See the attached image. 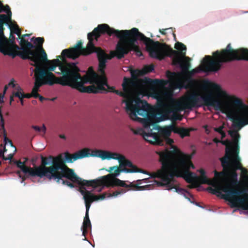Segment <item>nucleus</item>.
<instances>
[{
    "label": "nucleus",
    "mask_w": 248,
    "mask_h": 248,
    "mask_svg": "<svg viewBox=\"0 0 248 248\" xmlns=\"http://www.w3.org/2000/svg\"><path fill=\"white\" fill-rule=\"evenodd\" d=\"M89 42L86 48L82 46L81 41L72 47L65 49L62 52L63 58L75 60L81 55H88L96 53L99 62L98 71L104 73L107 60L114 57L123 58L131 51L138 56L142 53L138 44V40L143 42L150 54L153 39L147 37L136 28L129 30H118L110 27L108 24L98 25L87 35Z\"/></svg>",
    "instance_id": "obj_1"
},
{
    "label": "nucleus",
    "mask_w": 248,
    "mask_h": 248,
    "mask_svg": "<svg viewBox=\"0 0 248 248\" xmlns=\"http://www.w3.org/2000/svg\"><path fill=\"white\" fill-rule=\"evenodd\" d=\"M30 64L34 72L35 80L42 82L49 86L58 84L69 86L78 90L82 76L80 69L75 62L61 61L58 59L43 61L40 58L31 61Z\"/></svg>",
    "instance_id": "obj_2"
},
{
    "label": "nucleus",
    "mask_w": 248,
    "mask_h": 248,
    "mask_svg": "<svg viewBox=\"0 0 248 248\" xmlns=\"http://www.w3.org/2000/svg\"><path fill=\"white\" fill-rule=\"evenodd\" d=\"M158 154L162 167L154 175L155 177L162 180V182L158 183L159 185L165 186L168 190L174 188L176 192H181L185 190L178 187L175 185L176 180L174 177H183L187 183L190 184L198 179L194 173L189 170L190 168H195L190 161L192 155H186V158H182L177 162L168 150L159 152Z\"/></svg>",
    "instance_id": "obj_3"
},
{
    "label": "nucleus",
    "mask_w": 248,
    "mask_h": 248,
    "mask_svg": "<svg viewBox=\"0 0 248 248\" xmlns=\"http://www.w3.org/2000/svg\"><path fill=\"white\" fill-rule=\"evenodd\" d=\"M210 87L212 90L218 92V97H223L227 99L231 104L232 108H230L224 102L215 97L211 93L200 97V95L194 92H189L183 96L177 102V106L182 109H191L192 108L199 106V103L202 101L204 105L213 107L216 110H229V118L232 121L231 118L236 109L232 100L237 98L228 95L225 92L222 91L220 86L216 83H210Z\"/></svg>",
    "instance_id": "obj_4"
},
{
    "label": "nucleus",
    "mask_w": 248,
    "mask_h": 248,
    "mask_svg": "<svg viewBox=\"0 0 248 248\" xmlns=\"http://www.w3.org/2000/svg\"><path fill=\"white\" fill-rule=\"evenodd\" d=\"M197 179L202 184L212 185L214 188H209L211 193L220 195L222 199L231 203L232 207H240L243 210H248V193L245 189H230L229 185H222L216 180H210L206 176L198 177Z\"/></svg>",
    "instance_id": "obj_5"
},
{
    "label": "nucleus",
    "mask_w": 248,
    "mask_h": 248,
    "mask_svg": "<svg viewBox=\"0 0 248 248\" xmlns=\"http://www.w3.org/2000/svg\"><path fill=\"white\" fill-rule=\"evenodd\" d=\"M157 113L152 106L149 105L143 113H140V116L143 118H139L136 121L142 123L145 128L152 131L150 143L159 146H163V140L170 137L172 132H174V125H170L161 127L157 125L155 120Z\"/></svg>",
    "instance_id": "obj_6"
},
{
    "label": "nucleus",
    "mask_w": 248,
    "mask_h": 248,
    "mask_svg": "<svg viewBox=\"0 0 248 248\" xmlns=\"http://www.w3.org/2000/svg\"><path fill=\"white\" fill-rule=\"evenodd\" d=\"M248 51V49L245 48L234 49L229 44L226 48L213 52V56L204 57L205 70L217 72L221 69L223 63L244 60Z\"/></svg>",
    "instance_id": "obj_7"
},
{
    "label": "nucleus",
    "mask_w": 248,
    "mask_h": 248,
    "mask_svg": "<svg viewBox=\"0 0 248 248\" xmlns=\"http://www.w3.org/2000/svg\"><path fill=\"white\" fill-rule=\"evenodd\" d=\"M96 73L93 67H89L85 75L82 77L78 90L89 93H102L103 92L114 93V87L108 85L107 77L104 73Z\"/></svg>",
    "instance_id": "obj_8"
},
{
    "label": "nucleus",
    "mask_w": 248,
    "mask_h": 248,
    "mask_svg": "<svg viewBox=\"0 0 248 248\" xmlns=\"http://www.w3.org/2000/svg\"><path fill=\"white\" fill-rule=\"evenodd\" d=\"M150 56L159 60H162L166 57H172V64L174 65H179L182 72L186 74L190 67V63L188 62L184 61L182 58L186 57L185 52H178L173 50L165 43H161L158 41L151 42L150 51Z\"/></svg>",
    "instance_id": "obj_9"
},
{
    "label": "nucleus",
    "mask_w": 248,
    "mask_h": 248,
    "mask_svg": "<svg viewBox=\"0 0 248 248\" xmlns=\"http://www.w3.org/2000/svg\"><path fill=\"white\" fill-rule=\"evenodd\" d=\"M134 85V82L133 80L124 77L122 84L124 92L116 90L114 93L124 98L123 102L125 104L126 112L132 120L136 121L139 119L138 115L143 113L149 104L147 101L142 100L139 97L134 98L130 95V86Z\"/></svg>",
    "instance_id": "obj_10"
},
{
    "label": "nucleus",
    "mask_w": 248,
    "mask_h": 248,
    "mask_svg": "<svg viewBox=\"0 0 248 248\" xmlns=\"http://www.w3.org/2000/svg\"><path fill=\"white\" fill-rule=\"evenodd\" d=\"M62 177H66L73 183L78 184L81 186H92L95 188L99 186L103 187L102 177L99 179L93 180H86L82 179L74 172V170L70 169L65 164V161L62 158V155H58V159L54 170L53 177L60 180Z\"/></svg>",
    "instance_id": "obj_11"
},
{
    "label": "nucleus",
    "mask_w": 248,
    "mask_h": 248,
    "mask_svg": "<svg viewBox=\"0 0 248 248\" xmlns=\"http://www.w3.org/2000/svg\"><path fill=\"white\" fill-rule=\"evenodd\" d=\"M57 159L58 155L55 157L49 155L47 157L41 156V165L34 168L28 167L25 165V162L20 160L15 161V163L26 175L40 178L48 176L51 178L53 177Z\"/></svg>",
    "instance_id": "obj_12"
},
{
    "label": "nucleus",
    "mask_w": 248,
    "mask_h": 248,
    "mask_svg": "<svg viewBox=\"0 0 248 248\" xmlns=\"http://www.w3.org/2000/svg\"><path fill=\"white\" fill-rule=\"evenodd\" d=\"M233 150L231 148L227 147L224 156L220 158L225 175L227 176L230 180L237 179L238 174L236 171L238 170H241L242 171H245L246 173L248 172L247 170L242 167L240 158L238 156V149L236 151V155H234L233 158Z\"/></svg>",
    "instance_id": "obj_13"
},
{
    "label": "nucleus",
    "mask_w": 248,
    "mask_h": 248,
    "mask_svg": "<svg viewBox=\"0 0 248 248\" xmlns=\"http://www.w3.org/2000/svg\"><path fill=\"white\" fill-rule=\"evenodd\" d=\"M33 39L34 37L31 39V40ZM44 41V38L43 37L34 38V43L35 45H33L23 37L21 38V42L26 45L25 46H22V48L24 49V53H28V54H30V55H23V52H20L19 54L21 55V59L29 60L30 61L37 60V58H40L43 61L46 60V53L43 47Z\"/></svg>",
    "instance_id": "obj_14"
},
{
    "label": "nucleus",
    "mask_w": 248,
    "mask_h": 248,
    "mask_svg": "<svg viewBox=\"0 0 248 248\" xmlns=\"http://www.w3.org/2000/svg\"><path fill=\"white\" fill-rule=\"evenodd\" d=\"M4 30L0 31V52L4 55H8L12 58H15L16 56L21 58V55L19 54L23 52V55H28V53H24V49L22 48V46H26L25 44L21 42V38H20V47L16 44L15 42V37L11 35L12 37V39H8L4 34ZM30 55V54H29Z\"/></svg>",
    "instance_id": "obj_15"
},
{
    "label": "nucleus",
    "mask_w": 248,
    "mask_h": 248,
    "mask_svg": "<svg viewBox=\"0 0 248 248\" xmlns=\"http://www.w3.org/2000/svg\"><path fill=\"white\" fill-rule=\"evenodd\" d=\"M232 101L236 109L231 120L234 127L241 129L248 124V107L239 98H234Z\"/></svg>",
    "instance_id": "obj_16"
},
{
    "label": "nucleus",
    "mask_w": 248,
    "mask_h": 248,
    "mask_svg": "<svg viewBox=\"0 0 248 248\" xmlns=\"http://www.w3.org/2000/svg\"><path fill=\"white\" fill-rule=\"evenodd\" d=\"M111 172H112L111 174L102 176L103 186H106L108 187L120 186L124 188H131L135 190H143L145 189V187L148 186H138V185H134L133 183L127 185L124 181L115 178L116 176L113 175L114 170Z\"/></svg>",
    "instance_id": "obj_17"
},
{
    "label": "nucleus",
    "mask_w": 248,
    "mask_h": 248,
    "mask_svg": "<svg viewBox=\"0 0 248 248\" xmlns=\"http://www.w3.org/2000/svg\"><path fill=\"white\" fill-rule=\"evenodd\" d=\"M122 167L124 168L122 169L117 166L110 167L107 170L109 172H111L114 170L113 173L114 176H118L121 172L126 173L141 172L144 174H149L147 171L138 168L136 166L133 165L131 161L127 159L126 158L124 163V166Z\"/></svg>",
    "instance_id": "obj_18"
},
{
    "label": "nucleus",
    "mask_w": 248,
    "mask_h": 248,
    "mask_svg": "<svg viewBox=\"0 0 248 248\" xmlns=\"http://www.w3.org/2000/svg\"><path fill=\"white\" fill-rule=\"evenodd\" d=\"M98 154L97 156L102 159H110L111 158L118 160L120 167H122L124 166V163L125 159V157L122 155L116 153H110L105 151H98Z\"/></svg>",
    "instance_id": "obj_19"
},
{
    "label": "nucleus",
    "mask_w": 248,
    "mask_h": 248,
    "mask_svg": "<svg viewBox=\"0 0 248 248\" xmlns=\"http://www.w3.org/2000/svg\"><path fill=\"white\" fill-rule=\"evenodd\" d=\"M89 150L88 149H83L81 150L78 152L74 154H70L68 152L64 153V158L62 156V158L64 161L67 162L72 163L73 161L77 160L78 159L83 158L89 156ZM60 155H62L61 154ZM63 156V155H62ZM66 165V164L65 163Z\"/></svg>",
    "instance_id": "obj_20"
},
{
    "label": "nucleus",
    "mask_w": 248,
    "mask_h": 248,
    "mask_svg": "<svg viewBox=\"0 0 248 248\" xmlns=\"http://www.w3.org/2000/svg\"><path fill=\"white\" fill-rule=\"evenodd\" d=\"M7 13V15L0 14V31L4 30L3 25L4 24H9L11 22L12 12L10 7L8 5H4L3 11Z\"/></svg>",
    "instance_id": "obj_21"
},
{
    "label": "nucleus",
    "mask_w": 248,
    "mask_h": 248,
    "mask_svg": "<svg viewBox=\"0 0 248 248\" xmlns=\"http://www.w3.org/2000/svg\"><path fill=\"white\" fill-rule=\"evenodd\" d=\"M154 70L153 64L147 65L143 67L142 69L132 70L130 71L132 78L134 79H137L138 77L143 76Z\"/></svg>",
    "instance_id": "obj_22"
},
{
    "label": "nucleus",
    "mask_w": 248,
    "mask_h": 248,
    "mask_svg": "<svg viewBox=\"0 0 248 248\" xmlns=\"http://www.w3.org/2000/svg\"><path fill=\"white\" fill-rule=\"evenodd\" d=\"M229 134L233 138L234 142L237 144L236 147L235 149H234L232 148V147H229L228 146V144H231V142L230 141L228 140H225L221 141V143L224 145L226 146V148L225 150H226V148L227 147L231 148L233 150V155H236V151L237 149H239V147L238 146V143L239 141V139L240 138V135L238 133L237 131H232L230 130L229 131ZM239 151V150H238V152ZM232 158H233V157H232Z\"/></svg>",
    "instance_id": "obj_23"
},
{
    "label": "nucleus",
    "mask_w": 248,
    "mask_h": 248,
    "mask_svg": "<svg viewBox=\"0 0 248 248\" xmlns=\"http://www.w3.org/2000/svg\"><path fill=\"white\" fill-rule=\"evenodd\" d=\"M145 130L142 129H138L137 130H135L134 129H132L131 130L133 131L134 134L136 135H141L142 136L143 139L147 141L150 143V140H151V137H148V136H151L152 131H150L148 128H145L143 126Z\"/></svg>",
    "instance_id": "obj_24"
},
{
    "label": "nucleus",
    "mask_w": 248,
    "mask_h": 248,
    "mask_svg": "<svg viewBox=\"0 0 248 248\" xmlns=\"http://www.w3.org/2000/svg\"><path fill=\"white\" fill-rule=\"evenodd\" d=\"M0 120H1V121L2 122V124H1V130H2V131H1V133L2 134H3V136L4 144L5 145L8 142L9 143L10 145L12 147L14 148L15 151H16V148L15 146H14L13 145L12 140H10V139H9L7 137L6 132V130H5V129L4 128V119H3L2 113H1V107H0Z\"/></svg>",
    "instance_id": "obj_25"
},
{
    "label": "nucleus",
    "mask_w": 248,
    "mask_h": 248,
    "mask_svg": "<svg viewBox=\"0 0 248 248\" xmlns=\"http://www.w3.org/2000/svg\"><path fill=\"white\" fill-rule=\"evenodd\" d=\"M47 85V84H45L43 83L42 82H39V81H36L35 80L34 84L33 86V97L35 98H38L39 100L42 102L43 101L46 100V98L44 97L43 96L40 95L38 93V92L39 91V88L43 86Z\"/></svg>",
    "instance_id": "obj_26"
},
{
    "label": "nucleus",
    "mask_w": 248,
    "mask_h": 248,
    "mask_svg": "<svg viewBox=\"0 0 248 248\" xmlns=\"http://www.w3.org/2000/svg\"><path fill=\"white\" fill-rule=\"evenodd\" d=\"M91 223L89 218V215H85L84 218L83 224L81 228L82 231V235L85 237L88 233V229H91Z\"/></svg>",
    "instance_id": "obj_27"
},
{
    "label": "nucleus",
    "mask_w": 248,
    "mask_h": 248,
    "mask_svg": "<svg viewBox=\"0 0 248 248\" xmlns=\"http://www.w3.org/2000/svg\"><path fill=\"white\" fill-rule=\"evenodd\" d=\"M173 128H174V133L178 134L182 138L189 135L190 129L184 127H179L176 126H174Z\"/></svg>",
    "instance_id": "obj_28"
},
{
    "label": "nucleus",
    "mask_w": 248,
    "mask_h": 248,
    "mask_svg": "<svg viewBox=\"0 0 248 248\" xmlns=\"http://www.w3.org/2000/svg\"><path fill=\"white\" fill-rule=\"evenodd\" d=\"M157 105L160 108H164L165 113L167 114L173 112L174 111V108L171 106H164V103L161 99H157Z\"/></svg>",
    "instance_id": "obj_29"
},
{
    "label": "nucleus",
    "mask_w": 248,
    "mask_h": 248,
    "mask_svg": "<svg viewBox=\"0 0 248 248\" xmlns=\"http://www.w3.org/2000/svg\"><path fill=\"white\" fill-rule=\"evenodd\" d=\"M46 177L49 180H52V179L54 180L58 183H62V184L66 185L71 188H74L75 187V185L73 183L70 182L69 181L67 180H64L63 179V178H65L67 179L66 177H62L61 178V179L60 180H58L57 179L55 178L54 177H51V178L48 176H46Z\"/></svg>",
    "instance_id": "obj_30"
},
{
    "label": "nucleus",
    "mask_w": 248,
    "mask_h": 248,
    "mask_svg": "<svg viewBox=\"0 0 248 248\" xmlns=\"http://www.w3.org/2000/svg\"><path fill=\"white\" fill-rule=\"evenodd\" d=\"M10 23V24L9 25V26L11 31L18 36H20L21 31L18 25L16 23H12V21Z\"/></svg>",
    "instance_id": "obj_31"
},
{
    "label": "nucleus",
    "mask_w": 248,
    "mask_h": 248,
    "mask_svg": "<svg viewBox=\"0 0 248 248\" xmlns=\"http://www.w3.org/2000/svg\"><path fill=\"white\" fill-rule=\"evenodd\" d=\"M85 203L86 206V214L85 215H89V211L91 206V203L93 201H95L93 200V198L92 197H89L88 198H86L84 197Z\"/></svg>",
    "instance_id": "obj_32"
},
{
    "label": "nucleus",
    "mask_w": 248,
    "mask_h": 248,
    "mask_svg": "<svg viewBox=\"0 0 248 248\" xmlns=\"http://www.w3.org/2000/svg\"><path fill=\"white\" fill-rule=\"evenodd\" d=\"M109 194H112V193H109L108 192H105L103 194H101L99 196L94 195L93 194L92 195V198H93V200L96 201L98 200H103L105 199L106 198H109L112 197V196H108Z\"/></svg>",
    "instance_id": "obj_33"
},
{
    "label": "nucleus",
    "mask_w": 248,
    "mask_h": 248,
    "mask_svg": "<svg viewBox=\"0 0 248 248\" xmlns=\"http://www.w3.org/2000/svg\"><path fill=\"white\" fill-rule=\"evenodd\" d=\"M79 191L83 196L84 199V197H86V198H88L89 197H92L93 194L91 193V192L86 190L84 187L80 186L79 189Z\"/></svg>",
    "instance_id": "obj_34"
},
{
    "label": "nucleus",
    "mask_w": 248,
    "mask_h": 248,
    "mask_svg": "<svg viewBox=\"0 0 248 248\" xmlns=\"http://www.w3.org/2000/svg\"><path fill=\"white\" fill-rule=\"evenodd\" d=\"M174 48L176 49L178 52H185L186 53V46L181 42H177L175 44Z\"/></svg>",
    "instance_id": "obj_35"
},
{
    "label": "nucleus",
    "mask_w": 248,
    "mask_h": 248,
    "mask_svg": "<svg viewBox=\"0 0 248 248\" xmlns=\"http://www.w3.org/2000/svg\"><path fill=\"white\" fill-rule=\"evenodd\" d=\"M222 185H226V184H228L229 185V188L230 189H232V187H231V186H237L239 184V181H238V179H231L230 180V183H225V184H222L221 183ZM232 189H234L233 188H232ZM235 189H236V188H235ZM238 190H241L242 189H237ZM245 189L246 190V191L248 193L247 191L246 190V189Z\"/></svg>",
    "instance_id": "obj_36"
},
{
    "label": "nucleus",
    "mask_w": 248,
    "mask_h": 248,
    "mask_svg": "<svg viewBox=\"0 0 248 248\" xmlns=\"http://www.w3.org/2000/svg\"><path fill=\"white\" fill-rule=\"evenodd\" d=\"M128 188L129 189H128L127 190H125L124 188H121L119 190H117V191H116L113 192L112 194H109L108 196L116 197L119 194L125 193L127 191H128L129 190H131V189L132 190L131 188Z\"/></svg>",
    "instance_id": "obj_37"
},
{
    "label": "nucleus",
    "mask_w": 248,
    "mask_h": 248,
    "mask_svg": "<svg viewBox=\"0 0 248 248\" xmlns=\"http://www.w3.org/2000/svg\"><path fill=\"white\" fill-rule=\"evenodd\" d=\"M205 63H206V61L204 60V58L203 59V61H202V67L200 66L196 68H195V70H196V73H200L202 71H204V72H208V71L205 70V67H204ZM210 72H212V71H210Z\"/></svg>",
    "instance_id": "obj_38"
},
{
    "label": "nucleus",
    "mask_w": 248,
    "mask_h": 248,
    "mask_svg": "<svg viewBox=\"0 0 248 248\" xmlns=\"http://www.w3.org/2000/svg\"><path fill=\"white\" fill-rule=\"evenodd\" d=\"M31 127L37 132H40V131H42L43 132L44 134L46 133V127L45 125V124H43V125L41 127H40L38 126H37V125H32Z\"/></svg>",
    "instance_id": "obj_39"
},
{
    "label": "nucleus",
    "mask_w": 248,
    "mask_h": 248,
    "mask_svg": "<svg viewBox=\"0 0 248 248\" xmlns=\"http://www.w3.org/2000/svg\"><path fill=\"white\" fill-rule=\"evenodd\" d=\"M14 94L15 96L19 98L21 105H24V103H23L24 98L22 96L21 93L14 92Z\"/></svg>",
    "instance_id": "obj_40"
},
{
    "label": "nucleus",
    "mask_w": 248,
    "mask_h": 248,
    "mask_svg": "<svg viewBox=\"0 0 248 248\" xmlns=\"http://www.w3.org/2000/svg\"><path fill=\"white\" fill-rule=\"evenodd\" d=\"M163 145L165 144L171 145L173 143V140L170 137H168L164 140H163Z\"/></svg>",
    "instance_id": "obj_41"
},
{
    "label": "nucleus",
    "mask_w": 248,
    "mask_h": 248,
    "mask_svg": "<svg viewBox=\"0 0 248 248\" xmlns=\"http://www.w3.org/2000/svg\"><path fill=\"white\" fill-rule=\"evenodd\" d=\"M214 173H215V177L216 178H219L223 177L225 175V172L224 171V170L223 171H221V172H217V170H215Z\"/></svg>",
    "instance_id": "obj_42"
},
{
    "label": "nucleus",
    "mask_w": 248,
    "mask_h": 248,
    "mask_svg": "<svg viewBox=\"0 0 248 248\" xmlns=\"http://www.w3.org/2000/svg\"><path fill=\"white\" fill-rule=\"evenodd\" d=\"M21 94H22V97L24 98H30L31 97H33V94H34L33 88L32 89V91H31V93L24 94L23 93H21Z\"/></svg>",
    "instance_id": "obj_43"
},
{
    "label": "nucleus",
    "mask_w": 248,
    "mask_h": 248,
    "mask_svg": "<svg viewBox=\"0 0 248 248\" xmlns=\"http://www.w3.org/2000/svg\"><path fill=\"white\" fill-rule=\"evenodd\" d=\"M196 70H195V69H192L191 70L189 71L188 70V72H187L186 74H185L187 77H191L195 74H196Z\"/></svg>",
    "instance_id": "obj_44"
},
{
    "label": "nucleus",
    "mask_w": 248,
    "mask_h": 248,
    "mask_svg": "<svg viewBox=\"0 0 248 248\" xmlns=\"http://www.w3.org/2000/svg\"><path fill=\"white\" fill-rule=\"evenodd\" d=\"M148 80H150V83L153 85H158L160 82V80L157 79L152 80L149 78Z\"/></svg>",
    "instance_id": "obj_45"
},
{
    "label": "nucleus",
    "mask_w": 248,
    "mask_h": 248,
    "mask_svg": "<svg viewBox=\"0 0 248 248\" xmlns=\"http://www.w3.org/2000/svg\"><path fill=\"white\" fill-rule=\"evenodd\" d=\"M16 173L17 174H18L19 177L22 178V182H21L22 183L23 181H24L27 177H29L30 176H28V175H26V174H25V176H21V175L20 174V171H19V170L17 171Z\"/></svg>",
    "instance_id": "obj_46"
},
{
    "label": "nucleus",
    "mask_w": 248,
    "mask_h": 248,
    "mask_svg": "<svg viewBox=\"0 0 248 248\" xmlns=\"http://www.w3.org/2000/svg\"><path fill=\"white\" fill-rule=\"evenodd\" d=\"M14 156L13 154H10L8 155L7 157L3 156V160H11V159L13 158Z\"/></svg>",
    "instance_id": "obj_47"
},
{
    "label": "nucleus",
    "mask_w": 248,
    "mask_h": 248,
    "mask_svg": "<svg viewBox=\"0 0 248 248\" xmlns=\"http://www.w3.org/2000/svg\"><path fill=\"white\" fill-rule=\"evenodd\" d=\"M224 128L223 125L220 126L218 127L215 128L214 130L218 133H221V132L223 131V129Z\"/></svg>",
    "instance_id": "obj_48"
},
{
    "label": "nucleus",
    "mask_w": 248,
    "mask_h": 248,
    "mask_svg": "<svg viewBox=\"0 0 248 248\" xmlns=\"http://www.w3.org/2000/svg\"><path fill=\"white\" fill-rule=\"evenodd\" d=\"M15 80L14 78L11 79L10 82L7 85L9 86H11L12 88H15L16 87V84H15Z\"/></svg>",
    "instance_id": "obj_49"
},
{
    "label": "nucleus",
    "mask_w": 248,
    "mask_h": 248,
    "mask_svg": "<svg viewBox=\"0 0 248 248\" xmlns=\"http://www.w3.org/2000/svg\"><path fill=\"white\" fill-rule=\"evenodd\" d=\"M7 150L6 149L5 147H4L3 149H1L0 151V157H2L3 159V156H5L4 155V153L5 152H6Z\"/></svg>",
    "instance_id": "obj_50"
},
{
    "label": "nucleus",
    "mask_w": 248,
    "mask_h": 248,
    "mask_svg": "<svg viewBox=\"0 0 248 248\" xmlns=\"http://www.w3.org/2000/svg\"><path fill=\"white\" fill-rule=\"evenodd\" d=\"M15 90H16L17 91L16 92H19V93H22L23 92V90L19 86H16V87H15Z\"/></svg>",
    "instance_id": "obj_51"
},
{
    "label": "nucleus",
    "mask_w": 248,
    "mask_h": 248,
    "mask_svg": "<svg viewBox=\"0 0 248 248\" xmlns=\"http://www.w3.org/2000/svg\"><path fill=\"white\" fill-rule=\"evenodd\" d=\"M170 29H171V28H168V29H160L159 32L163 35H166V31L168 30H170Z\"/></svg>",
    "instance_id": "obj_52"
},
{
    "label": "nucleus",
    "mask_w": 248,
    "mask_h": 248,
    "mask_svg": "<svg viewBox=\"0 0 248 248\" xmlns=\"http://www.w3.org/2000/svg\"><path fill=\"white\" fill-rule=\"evenodd\" d=\"M4 95H5L4 94L0 93V103H4L3 98H4Z\"/></svg>",
    "instance_id": "obj_53"
},
{
    "label": "nucleus",
    "mask_w": 248,
    "mask_h": 248,
    "mask_svg": "<svg viewBox=\"0 0 248 248\" xmlns=\"http://www.w3.org/2000/svg\"><path fill=\"white\" fill-rule=\"evenodd\" d=\"M199 172L201 174V176H206L205 175V171L203 169H201L200 170H199Z\"/></svg>",
    "instance_id": "obj_54"
},
{
    "label": "nucleus",
    "mask_w": 248,
    "mask_h": 248,
    "mask_svg": "<svg viewBox=\"0 0 248 248\" xmlns=\"http://www.w3.org/2000/svg\"><path fill=\"white\" fill-rule=\"evenodd\" d=\"M4 5L2 2L0 0V13H1L3 11Z\"/></svg>",
    "instance_id": "obj_55"
},
{
    "label": "nucleus",
    "mask_w": 248,
    "mask_h": 248,
    "mask_svg": "<svg viewBox=\"0 0 248 248\" xmlns=\"http://www.w3.org/2000/svg\"><path fill=\"white\" fill-rule=\"evenodd\" d=\"M219 134H220L221 135V139H223V138H224L226 137V136L225 132L224 131H222L221 132V133H219Z\"/></svg>",
    "instance_id": "obj_56"
},
{
    "label": "nucleus",
    "mask_w": 248,
    "mask_h": 248,
    "mask_svg": "<svg viewBox=\"0 0 248 248\" xmlns=\"http://www.w3.org/2000/svg\"><path fill=\"white\" fill-rule=\"evenodd\" d=\"M8 88V85H6L4 87L3 92L2 94H4L5 95Z\"/></svg>",
    "instance_id": "obj_57"
},
{
    "label": "nucleus",
    "mask_w": 248,
    "mask_h": 248,
    "mask_svg": "<svg viewBox=\"0 0 248 248\" xmlns=\"http://www.w3.org/2000/svg\"><path fill=\"white\" fill-rule=\"evenodd\" d=\"M14 96H15V95H14V93H13V95H11V96L10 97V104L14 101Z\"/></svg>",
    "instance_id": "obj_58"
},
{
    "label": "nucleus",
    "mask_w": 248,
    "mask_h": 248,
    "mask_svg": "<svg viewBox=\"0 0 248 248\" xmlns=\"http://www.w3.org/2000/svg\"><path fill=\"white\" fill-rule=\"evenodd\" d=\"M168 73H169L170 75H171V76H175V75H176V74L175 73H174V72H173V73H172V72H169V71H168Z\"/></svg>",
    "instance_id": "obj_59"
},
{
    "label": "nucleus",
    "mask_w": 248,
    "mask_h": 248,
    "mask_svg": "<svg viewBox=\"0 0 248 248\" xmlns=\"http://www.w3.org/2000/svg\"><path fill=\"white\" fill-rule=\"evenodd\" d=\"M59 137L61 139H65L66 137L64 135H60Z\"/></svg>",
    "instance_id": "obj_60"
},
{
    "label": "nucleus",
    "mask_w": 248,
    "mask_h": 248,
    "mask_svg": "<svg viewBox=\"0 0 248 248\" xmlns=\"http://www.w3.org/2000/svg\"><path fill=\"white\" fill-rule=\"evenodd\" d=\"M214 141L216 143H218V142H220L221 141H220L219 140H217V139H214Z\"/></svg>",
    "instance_id": "obj_61"
},
{
    "label": "nucleus",
    "mask_w": 248,
    "mask_h": 248,
    "mask_svg": "<svg viewBox=\"0 0 248 248\" xmlns=\"http://www.w3.org/2000/svg\"><path fill=\"white\" fill-rule=\"evenodd\" d=\"M141 180H138L137 181V182L138 183V184L137 185H138V186H140L139 185L141 184Z\"/></svg>",
    "instance_id": "obj_62"
},
{
    "label": "nucleus",
    "mask_w": 248,
    "mask_h": 248,
    "mask_svg": "<svg viewBox=\"0 0 248 248\" xmlns=\"http://www.w3.org/2000/svg\"><path fill=\"white\" fill-rule=\"evenodd\" d=\"M29 36V34H25L23 35L21 38L23 37V38H24V37H25V36Z\"/></svg>",
    "instance_id": "obj_63"
},
{
    "label": "nucleus",
    "mask_w": 248,
    "mask_h": 248,
    "mask_svg": "<svg viewBox=\"0 0 248 248\" xmlns=\"http://www.w3.org/2000/svg\"><path fill=\"white\" fill-rule=\"evenodd\" d=\"M155 95L154 96L155 98H157L158 96V94L157 93H155Z\"/></svg>",
    "instance_id": "obj_64"
}]
</instances>
